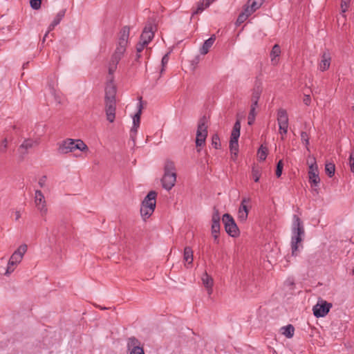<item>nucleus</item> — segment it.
I'll return each mask as SVG.
<instances>
[{
	"label": "nucleus",
	"mask_w": 354,
	"mask_h": 354,
	"mask_svg": "<svg viewBox=\"0 0 354 354\" xmlns=\"http://www.w3.org/2000/svg\"><path fill=\"white\" fill-rule=\"evenodd\" d=\"M292 230L293 234L291 239L292 255L297 256L299 243L302 241V236H304V228L301 220L297 215L293 216Z\"/></svg>",
	"instance_id": "1"
},
{
	"label": "nucleus",
	"mask_w": 354,
	"mask_h": 354,
	"mask_svg": "<svg viewBox=\"0 0 354 354\" xmlns=\"http://www.w3.org/2000/svg\"><path fill=\"white\" fill-rule=\"evenodd\" d=\"M57 151L59 153L66 154L76 149L85 152L88 151V146L80 139L67 138L58 144Z\"/></svg>",
	"instance_id": "2"
},
{
	"label": "nucleus",
	"mask_w": 354,
	"mask_h": 354,
	"mask_svg": "<svg viewBox=\"0 0 354 354\" xmlns=\"http://www.w3.org/2000/svg\"><path fill=\"white\" fill-rule=\"evenodd\" d=\"M176 181V172L174 162L171 160H166L164 166V175L161 179L162 187L170 190L175 185Z\"/></svg>",
	"instance_id": "3"
},
{
	"label": "nucleus",
	"mask_w": 354,
	"mask_h": 354,
	"mask_svg": "<svg viewBox=\"0 0 354 354\" xmlns=\"http://www.w3.org/2000/svg\"><path fill=\"white\" fill-rule=\"evenodd\" d=\"M27 248L26 244H22L13 252L8 261L5 274H10L14 271L15 267L21 261L24 254L27 251Z\"/></svg>",
	"instance_id": "4"
},
{
	"label": "nucleus",
	"mask_w": 354,
	"mask_h": 354,
	"mask_svg": "<svg viewBox=\"0 0 354 354\" xmlns=\"http://www.w3.org/2000/svg\"><path fill=\"white\" fill-rule=\"evenodd\" d=\"M207 119L205 116H203L198 121L196 138V147H202L205 145V140L207 136Z\"/></svg>",
	"instance_id": "5"
},
{
	"label": "nucleus",
	"mask_w": 354,
	"mask_h": 354,
	"mask_svg": "<svg viewBox=\"0 0 354 354\" xmlns=\"http://www.w3.org/2000/svg\"><path fill=\"white\" fill-rule=\"evenodd\" d=\"M223 223L225 232L232 237H237L239 235V230L233 217L226 213L223 215Z\"/></svg>",
	"instance_id": "6"
},
{
	"label": "nucleus",
	"mask_w": 354,
	"mask_h": 354,
	"mask_svg": "<svg viewBox=\"0 0 354 354\" xmlns=\"http://www.w3.org/2000/svg\"><path fill=\"white\" fill-rule=\"evenodd\" d=\"M220 213L216 207L213 209V214L212 216V227L211 232L214 237V241L216 243H219L218 236L220 234L221 224H220Z\"/></svg>",
	"instance_id": "7"
},
{
	"label": "nucleus",
	"mask_w": 354,
	"mask_h": 354,
	"mask_svg": "<svg viewBox=\"0 0 354 354\" xmlns=\"http://www.w3.org/2000/svg\"><path fill=\"white\" fill-rule=\"evenodd\" d=\"M331 308V303H328L324 300L319 301L317 304L313 306V314L317 318L325 317Z\"/></svg>",
	"instance_id": "8"
},
{
	"label": "nucleus",
	"mask_w": 354,
	"mask_h": 354,
	"mask_svg": "<svg viewBox=\"0 0 354 354\" xmlns=\"http://www.w3.org/2000/svg\"><path fill=\"white\" fill-rule=\"evenodd\" d=\"M35 203L41 216H46L48 212V208L46 207L44 196L41 190L35 191Z\"/></svg>",
	"instance_id": "9"
},
{
	"label": "nucleus",
	"mask_w": 354,
	"mask_h": 354,
	"mask_svg": "<svg viewBox=\"0 0 354 354\" xmlns=\"http://www.w3.org/2000/svg\"><path fill=\"white\" fill-rule=\"evenodd\" d=\"M156 27L153 24L148 21L143 29L140 35V40L144 41V44H149L154 36V29Z\"/></svg>",
	"instance_id": "10"
},
{
	"label": "nucleus",
	"mask_w": 354,
	"mask_h": 354,
	"mask_svg": "<svg viewBox=\"0 0 354 354\" xmlns=\"http://www.w3.org/2000/svg\"><path fill=\"white\" fill-rule=\"evenodd\" d=\"M140 342L135 337H131L127 339V349L129 354H145L143 348L140 346Z\"/></svg>",
	"instance_id": "11"
},
{
	"label": "nucleus",
	"mask_w": 354,
	"mask_h": 354,
	"mask_svg": "<svg viewBox=\"0 0 354 354\" xmlns=\"http://www.w3.org/2000/svg\"><path fill=\"white\" fill-rule=\"evenodd\" d=\"M308 176L309 182L311 183L312 186L317 187L320 182V178L319 176L317 165L315 159L314 162L311 163L309 166Z\"/></svg>",
	"instance_id": "12"
},
{
	"label": "nucleus",
	"mask_w": 354,
	"mask_h": 354,
	"mask_svg": "<svg viewBox=\"0 0 354 354\" xmlns=\"http://www.w3.org/2000/svg\"><path fill=\"white\" fill-rule=\"evenodd\" d=\"M104 111L106 120L112 123L115 119L116 102H104Z\"/></svg>",
	"instance_id": "13"
},
{
	"label": "nucleus",
	"mask_w": 354,
	"mask_h": 354,
	"mask_svg": "<svg viewBox=\"0 0 354 354\" xmlns=\"http://www.w3.org/2000/svg\"><path fill=\"white\" fill-rule=\"evenodd\" d=\"M117 88L115 84H106L105 87L104 102H116Z\"/></svg>",
	"instance_id": "14"
},
{
	"label": "nucleus",
	"mask_w": 354,
	"mask_h": 354,
	"mask_svg": "<svg viewBox=\"0 0 354 354\" xmlns=\"http://www.w3.org/2000/svg\"><path fill=\"white\" fill-rule=\"evenodd\" d=\"M142 105L141 101L139 103L138 105V112L134 115L133 118V127L131 129V136L133 137L137 133L138 129L140 126V115L142 113Z\"/></svg>",
	"instance_id": "15"
},
{
	"label": "nucleus",
	"mask_w": 354,
	"mask_h": 354,
	"mask_svg": "<svg viewBox=\"0 0 354 354\" xmlns=\"http://www.w3.org/2000/svg\"><path fill=\"white\" fill-rule=\"evenodd\" d=\"M157 196V193L155 191H150L148 194L145 196L143 201L142 202V206L150 207L155 209L156 208V198Z\"/></svg>",
	"instance_id": "16"
},
{
	"label": "nucleus",
	"mask_w": 354,
	"mask_h": 354,
	"mask_svg": "<svg viewBox=\"0 0 354 354\" xmlns=\"http://www.w3.org/2000/svg\"><path fill=\"white\" fill-rule=\"evenodd\" d=\"M37 145V142L32 139L25 140L19 147V151L21 154V160L24 158V156L28 153V150Z\"/></svg>",
	"instance_id": "17"
},
{
	"label": "nucleus",
	"mask_w": 354,
	"mask_h": 354,
	"mask_svg": "<svg viewBox=\"0 0 354 354\" xmlns=\"http://www.w3.org/2000/svg\"><path fill=\"white\" fill-rule=\"evenodd\" d=\"M263 1V0H248L245 8L246 12L252 15L261 6Z\"/></svg>",
	"instance_id": "18"
},
{
	"label": "nucleus",
	"mask_w": 354,
	"mask_h": 354,
	"mask_svg": "<svg viewBox=\"0 0 354 354\" xmlns=\"http://www.w3.org/2000/svg\"><path fill=\"white\" fill-rule=\"evenodd\" d=\"M201 279L208 295H210L213 292L212 286L214 284V280L212 277L205 272L203 273Z\"/></svg>",
	"instance_id": "19"
},
{
	"label": "nucleus",
	"mask_w": 354,
	"mask_h": 354,
	"mask_svg": "<svg viewBox=\"0 0 354 354\" xmlns=\"http://www.w3.org/2000/svg\"><path fill=\"white\" fill-rule=\"evenodd\" d=\"M277 122L279 126H288V115L286 109L281 108L278 110Z\"/></svg>",
	"instance_id": "20"
},
{
	"label": "nucleus",
	"mask_w": 354,
	"mask_h": 354,
	"mask_svg": "<svg viewBox=\"0 0 354 354\" xmlns=\"http://www.w3.org/2000/svg\"><path fill=\"white\" fill-rule=\"evenodd\" d=\"M262 93V87L261 84H256L252 89L251 97L252 104L258 106V102Z\"/></svg>",
	"instance_id": "21"
},
{
	"label": "nucleus",
	"mask_w": 354,
	"mask_h": 354,
	"mask_svg": "<svg viewBox=\"0 0 354 354\" xmlns=\"http://www.w3.org/2000/svg\"><path fill=\"white\" fill-rule=\"evenodd\" d=\"M330 56L328 53H324L322 56V60L319 63V69L322 71H325L330 67Z\"/></svg>",
	"instance_id": "22"
},
{
	"label": "nucleus",
	"mask_w": 354,
	"mask_h": 354,
	"mask_svg": "<svg viewBox=\"0 0 354 354\" xmlns=\"http://www.w3.org/2000/svg\"><path fill=\"white\" fill-rule=\"evenodd\" d=\"M215 39V36L212 35L208 39L205 41L200 49V53L201 55H206L209 52V50L212 46Z\"/></svg>",
	"instance_id": "23"
},
{
	"label": "nucleus",
	"mask_w": 354,
	"mask_h": 354,
	"mask_svg": "<svg viewBox=\"0 0 354 354\" xmlns=\"http://www.w3.org/2000/svg\"><path fill=\"white\" fill-rule=\"evenodd\" d=\"M280 331L286 337L292 338L294 335L295 328L292 324H288L281 327Z\"/></svg>",
	"instance_id": "24"
},
{
	"label": "nucleus",
	"mask_w": 354,
	"mask_h": 354,
	"mask_svg": "<svg viewBox=\"0 0 354 354\" xmlns=\"http://www.w3.org/2000/svg\"><path fill=\"white\" fill-rule=\"evenodd\" d=\"M281 54V48L278 44L274 45L272 47V49L270 52V58L271 62L273 64H277V61L276 60V58L279 57Z\"/></svg>",
	"instance_id": "25"
},
{
	"label": "nucleus",
	"mask_w": 354,
	"mask_h": 354,
	"mask_svg": "<svg viewBox=\"0 0 354 354\" xmlns=\"http://www.w3.org/2000/svg\"><path fill=\"white\" fill-rule=\"evenodd\" d=\"M183 259L188 264H192L193 262V250L190 247H185L184 249Z\"/></svg>",
	"instance_id": "26"
},
{
	"label": "nucleus",
	"mask_w": 354,
	"mask_h": 354,
	"mask_svg": "<svg viewBox=\"0 0 354 354\" xmlns=\"http://www.w3.org/2000/svg\"><path fill=\"white\" fill-rule=\"evenodd\" d=\"M155 209L151 208V206L150 205V207L142 206L140 207V214L142 217V218L145 221L147 218H149L151 215L154 212Z\"/></svg>",
	"instance_id": "27"
},
{
	"label": "nucleus",
	"mask_w": 354,
	"mask_h": 354,
	"mask_svg": "<svg viewBox=\"0 0 354 354\" xmlns=\"http://www.w3.org/2000/svg\"><path fill=\"white\" fill-rule=\"evenodd\" d=\"M234 137L230 136V149L232 153H233L235 156L237 155L238 149H239V144H238V140L239 138H235L234 139Z\"/></svg>",
	"instance_id": "28"
},
{
	"label": "nucleus",
	"mask_w": 354,
	"mask_h": 354,
	"mask_svg": "<svg viewBox=\"0 0 354 354\" xmlns=\"http://www.w3.org/2000/svg\"><path fill=\"white\" fill-rule=\"evenodd\" d=\"M129 32H130V27L128 26H124L120 32L119 39L128 41L129 37Z\"/></svg>",
	"instance_id": "29"
},
{
	"label": "nucleus",
	"mask_w": 354,
	"mask_h": 354,
	"mask_svg": "<svg viewBox=\"0 0 354 354\" xmlns=\"http://www.w3.org/2000/svg\"><path fill=\"white\" fill-rule=\"evenodd\" d=\"M208 6H206L205 0H202L199 1L197 4V8L192 12V16L202 12Z\"/></svg>",
	"instance_id": "30"
},
{
	"label": "nucleus",
	"mask_w": 354,
	"mask_h": 354,
	"mask_svg": "<svg viewBox=\"0 0 354 354\" xmlns=\"http://www.w3.org/2000/svg\"><path fill=\"white\" fill-rule=\"evenodd\" d=\"M250 203V198H243L241 201L239 210L249 212L250 207L248 205Z\"/></svg>",
	"instance_id": "31"
},
{
	"label": "nucleus",
	"mask_w": 354,
	"mask_h": 354,
	"mask_svg": "<svg viewBox=\"0 0 354 354\" xmlns=\"http://www.w3.org/2000/svg\"><path fill=\"white\" fill-rule=\"evenodd\" d=\"M326 174L330 177H333L335 171V166L332 162L326 163L325 165Z\"/></svg>",
	"instance_id": "32"
},
{
	"label": "nucleus",
	"mask_w": 354,
	"mask_h": 354,
	"mask_svg": "<svg viewBox=\"0 0 354 354\" xmlns=\"http://www.w3.org/2000/svg\"><path fill=\"white\" fill-rule=\"evenodd\" d=\"M240 129H241V123L239 120H237L233 127V129L231 133V137L239 138L240 136Z\"/></svg>",
	"instance_id": "33"
},
{
	"label": "nucleus",
	"mask_w": 354,
	"mask_h": 354,
	"mask_svg": "<svg viewBox=\"0 0 354 354\" xmlns=\"http://www.w3.org/2000/svg\"><path fill=\"white\" fill-rule=\"evenodd\" d=\"M261 169L259 167L254 166L252 169V176L254 180V182H258L259 180V178L261 177Z\"/></svg>",
	"instance_id": "34"
},
{
	"label": "nucleus",
	"mask_w": 354,
	"mask_h": 354,
	"mask_svg": "<svg viewBox=\"0 0 354 354\" xmlns=\"http://www.w3.org/2000/svg\"><path fill=\"white\" fill-rule=\"evenodd\" d=\"M64 15H65V10H60L57 14V15L55 16V17L54 18V19L52 21L53 25H55V26L58 25L60 23L62 18L64 17Z\"/></svg>",
	"instance_id": "35"
},
{
	"label": "nucleus",
	"mask_w": 354,
	"mask_h": 354,
	"mask_svg": "<svg viewBox=\"0 0 354 354\" xmlns=\"http://www.w3.org/2000/svg\"><path fill=\"white\" fill-rule=\"evenodd\" d=\"M250 15H251L249 14L248 12H246L245 9H244V11L239 15L237 20H236V24H241L243 23L248 19V17Z\"/></svg>",
	"instance_id": "36"
},
{
	"label": "nucleus",
	"mask_w": 354,
	"mask_h": 354,
	"mask_svg": "<svg viewBox=\"0 0 354 354\" xmlns=\"http://www.w3.org/2000/svg\"><path fill=\"white\" fill-rule=\"evenodd\" d=\"M267 148L261 146L258 150V157L260 160H265L267 157Z\"/></svg>",
	"instance_id": "37"
},
{
	"label": "nucleus",
	"mask_w": 354,
	"mask_h": 354,
	"mask_svg": "<svg viewBox=\"0 0 354 354\" xmlns=\"http://www.w3.org/2000/svg\"><path fill=\"white\" fill-rule=\"evenodd\" d=\"M301 142L305 145L306 147V149L309 151L310 149H309V147H308V145H309V136H308V134L305 132V131H302L301 133Z\"/></svg>",
	"instance_id": "38"
},
{
	"label": "nucleus",
	"mask_w": 354,
	"mask_h": 354,
	"mask_svg": "<svg viewBox=\"0 0 354 354\" xmlns=\"http://www.w3.org/2000/svg\"><path fill=\"white\" fill-rule=\"evenodd\" d=\"M212 145L215 149H219L221 147L220 138L217 134H214L212 138Z\"/></svg>",
	"instance_id": "39"
},
{
	"label": "nucleus",
	"mask_w": 354,
	"mask_h": 354,
	"mask_svg": "<svg viewBox=\"0 0 354 354\" xmlns=\"http://www.w3.org/2000/svg\"><path fill=\"white\" fill-rule=\"evenodd\" d=\"M283 162L282 160H279L277 165V168H276V176L277 178H279L281 176V174H282V171H283Z\"/></svg>",
	"instance_id": "40"
},
{
	"label": "nucleus",
	"mask_w": 354,
	"mask_h": 354,
	"mask_svg": "<svg viewBox=\"0 0 354 354\" xmlns=\"http://www.w3.org/2000/svg\"><path fill=\"white\" fill-rule=\"evenodd\" d=\"M169 62V53L165 54L161 60L162 68L160 69V74H162L165 71V66Z\"/></svg>",
	"instance_id": "41"
},
{
	"label": "nucleus",
	"mask_w": 354,
	"mask_h": 354,
	"mask_svg": "<svg viewBox=\"0 0 354 354\" xmlns=\"http://www.w3.org/2000/svg\"><path fill=\"white\" fill-rule=\"evenodd\" d=\"M30 6L34 10H38L41 7V0H30Z\"/></svg>",
	"instance_id": "42"
},
{
	"label": "nucleus",
	"mask_w": 354,
	"mask_h": 354,
	"mask_svg": "<svg viewBox=\"0 0 354 354\" xmlns=\"http://www.w3.org/2000/svg\"><path fill=\"white\" fill-rule=\"evenodd\" d=\"M350 0H342L341 1V11L342 13H345L349 6Z\"/></svg>",
	"instance_id": "43"
},
{
	"label": "nucleus",
	"mask_w": 354,
	"mask_h": 354,
	"mask_svg": "<svg viewBox=\"0 0 354 354\" xmlns=\"http://www.w3.org/2000/svg\"><path fill=\"white\" fill-rule=\"evenodd\" d=\"M248 216V213L247 212L238 211V218L241 222H245Z\"/></svg>",
	"instance_id": "44"
},
{
	"label": "nucleus",
	"mask_w": 354,
	"mask_h": 354,
	"mask_svg": "<svg viewBox=\"0 0 354 354\" xmlns=\"http://www.w3.org/2000/svg\"><path fill=\"white\" fill-rule=\"evenodd\" d=\"M121 59H122V57L120 56H118V55H115V53H113L111 56L109 63L113 64L118 66V64Z\"/></svg>",
	"instance_id": "45"
},
{
	"label": "nucleus",
	"mask_w": 354,
	"mask_h": 354,
	"mask_svg": "<svg viewBox=\"0 0 354 354\" xmlns=\"http://www.w3.org/2000/svg\"><path fill=\"white\" fill-rule=\"evenodd\" d=\"M8 147V140L4 138L0 144V152L4 153Z\"/></svg>",
	"instance_id": "46"
},
{
	"label": "nucleus",
	"mask_w": 354,
	"mask_h": 354,
	"mask_svg": "<svg viewBox=\"0 0 354 354\" xmlns=\"http://www.w3.org/2000/svg\"><path fill=\"white\" fill-rule=\"evenodd\" d=\"M147 44H144V41L140 40V42L136 46L137 53H141L143 50L145 46H147Z\"/></svg>",
	"instance_id": "47"
},
{
	"label": "nucleus",
	"mask_w": 354,
	"mask_h": 354,
	"mask_svg": "<svg viewBox=\"0 0 354 354\" xmlns=\"http://www.w3.org/2000/svg\"><path fill=\"white\" fill-rule=\"evenodd\" d=\"M279 133L282 135L281 139L283 140V136L286 135L288 132V126H279Z\"/></svg>",
	"instance_id": "48"
},
{
	"label": "nucleus",
	"mask_w": 354,
	"mask_h": 354,
	"mask_svg": "<svg viewBox=\"0 0 354 354\" xmlns=\"http://www.w3.org/2000/svg\"><path fill=\"white\" fill-rule=\"evenodd\" d=\"M126 51V49L125 48H120V47H118L117 46L116 47V49L114 52V53L118 56H120L121 57H122L123 55L124 54Z\"/></svg>",
	"instance_id": "49"
},
{
	"label": "nucleus",
	"mask_w": 354,
	"mask_h": 354,
	"mask_svg": "<svg viewBox=\"0 0 354 354\" xmlns=\"http://www.w3.org/2000/svg\"><path fill=\"white\" fill-rule=\"evenodd\" d=\"M349 165L351 167V170L354 173V151L352 152L349 157Z\"/></svg>",
	"instance_id": "50"
},
{
	"label": "nucleus",
	"mask_w": 354,
	"mask_h": 354,
	"mask_svg": "<svg viewBox=\"0 0 354 354\" xmlns=\"http://www.w3.org/2000/svg\"><path fill=\"white\" fill-rule=\"evenodd\" d=\"M117 69V65L109 63V75L113 74Z\"/></svg>",
	"instance_id": "51"
},
{
	"label": "nucleus",
	"mask_w": 354,
	"mask_h": 354,
	"mask_svg": "<svg viewBox=\"0 0 354 354\" xmlns=\"http://www.w3.org/2000/svg\"><path fill=\"white\" fill-rule=\"evenodd\" d=\"M127 44H128V41L118 39V44L117 46L126 49Z\"/></svg>",
	"instance_id": "52"
},
{
	"label": "nucleus",
	"mask_w": 354,
	"mask_h": 354,
	"mask_svg": "<svg viewBox=\"0 0 354 354\" xmlns=\"http://www.w3.org/2000/svg\"><path fill=\"white\" fill-rule=\"evenodd\" d=\"M257 106H254L253 104H251V108H250V111L248 116H254V117H256L255 110H256Z\"/></svg>",
	"instance_id": "53"
},
{
	"label": "nucleus",
	"mask_w": 354,
	"mask_h": 354,
	"mask_svg": "<svg viewBox=\"0 0 354 354\" xmlns=\"http://www.w3.org/2000/svg\"><path fill=\"white\" fill-rule=\"evenodd\" d=\"M303 101L306 105L308 106L311 102V98H310V95H305Z\"/></svg>",
	"instance_id": "54"
},
{
	"label": "nucleus",
	"mask_w": 354,
	"mask_h": 354,
	"mask_svg": "<svg viewBox=\"0 0 354 354\" xmlns=\"http://www.w3.org/2000/svg\"><path fill=\"white\" fill-rule=\"evenodd\" d=\"M113 82H114L113 74L109 75V73L108 76H107L106 84H114Z\"/></svg>",
	"instance_id": "55"
},
{
	"label": "nucleus",
	"mask_w": 354,
	"mask_h": 354,
	"mask_svg": "<svg viewBox=\"0 0 354 354\" xmlns=\"http://www.w3.org/2000/svg\"><path fill=\"white\" fill-rule=\"evenodd\" d=\"M46 176H42L39 180V185L41 187H43L44 185H45V182H46Z\"/></svg>",
	"instance_id": "56"
},
{
	"label": "nucleus",
	"mask_w": 354,
	"mask_h": 354,
	"mask_svg": "<svg viewBox=\"0 0 354 354\" xmlns=\"http://www.w3.org/2000/svg\"><path fill=\"white\" fill-rule=\"evenodd\" d=\"M248 124L252 125L254 122L255 117L254 116H248Z\"/></svg>",
	"instance_id": "57"
},
{
	"label": "nucleus",
	"mask_w": 354,
	"mask_h": 354,
	"mask_svg": "<svg viewBox=\"0 0 354 354\" xmlns=\"http://www.w3.org/2000/svg\"><path fill=\"white\" fill-rule=\"evenodd\" d=\"M56 26L53 25V24L51 22V24L49 25L48 30L46 32L49 33L50 31H52Z\"/></svg>",
	"instance_id": "58"
},
{
	"label": "nucleus",
	"mask_w": 354,
	"mask_h": 354,
	"mask_svg": "<svg viewBox=\"0 0 354 354\" xmlns=\"http://www.w3.org/2000/svg\"><path fill=\"white\" fill-rule=\"evenodd\" d=\"M15 220L17 221L18 219H19V218L21 217V213L19 211H16L15 212Z\"/></svg>",
	"instance_id": "59"
},
{
	"label": "nucleus",
	"mask_w": 354,
	"mask_h": 354,
	"mask_svg": "<svg viewBox=\"0 0 354 354\" xmlns=\"http://www.w3.org/2000/svg\"><path fill=\"white\" fill-rule=\"evenodd\" d=\"M215 0H205L206 6H209V5L214 2Z\"/></svg>",
	"instance_id": "60"
},
{
	"label": "nucleus",
	"mask_w": 354,
	"mask_h": 354,
	"mask_svg": "<svg viewBox=\"0 0 354 354\" xmlns=\"http://www.w3.org/2000/svg\"><path fill=\"white\" fill-rule=\"evenodd\" d=\"M48 32H46V34L44 35V37H43V39H42V42L44 43L46 39V37H48Z\"/></svg>",
	"instance_id": "61"
},
{
	"label": "nucleus",
	"mask_w": 354,
	"mask_h": 354,
	"mask_svg": "<svg viewBox=\"0 0 354 354\" xmlns=\"http://www.w3.org/2000/svg\"><path fill=\"white\" fill-rule=\"evenodd\" d=\"M140 57V53H137V55H136V60H138Z\"/></svg>",
	"instance_id": "62"
},
{
	"label": "nucleus",
	"mask_w": 354,
	"mask_h": 354,
	"mask_svg": "<svg viewBox=\"0 0 354 354\" xmlns=\"http://www.w3.org/2000/svg\"><path fill=\"white\" fill-rule=\"evenodd\" d=\"M28 64V62H26V64H24L23 68H25L26 67H27Z\"/></svg>",
	"instance_id": "63"
},
{
	"label": "nucleus",
	"mask_w": 354,
	"mask_h": 354,
	"mask_svg": "<svg viewBox=\"0 0 354 354\" xmlns=\"http://www.w3.org/2000/svg\"><path fill=\"white\" fill-rule=\"evenodd\" d=\"M353 274H354V270H353Z\"/></svg>",
	"instance_id": "64"
}]
</instances>
